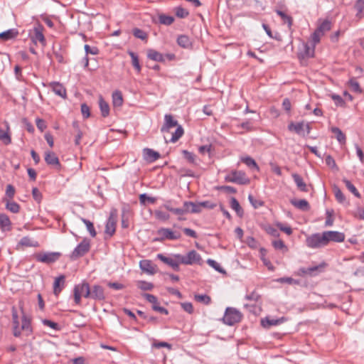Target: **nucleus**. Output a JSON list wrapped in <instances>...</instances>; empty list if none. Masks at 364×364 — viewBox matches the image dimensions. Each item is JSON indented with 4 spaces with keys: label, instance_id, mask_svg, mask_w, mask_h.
I'll return each mask as SVG.
<instances>
[{
    "label": "nucleus",
    "instance_id": "obj_26",
    "mask_svg": "<svg viewBox=\"0 0 364 364\" xmlns=\"http://www.w3.org/2000/svg\"><path fill=\"white\" fill-rule=\"evenodd\" d=\"M148 58L156 61V62H164L165 57L163 54L154 49H149L147 51Z\"/></svg>",
    "mask_w": 364,
    "mask_h": 364
},
{
    "label": "nucleus",
    "instance_id": "obj_8",
    "mask_svg": "<svg viewBox=\"0 0 364 364\" xmlns=\"http://www.w3.org/2000/svg\"><path fill=\"white\" fill-rule=\"evenodd\" d=\"M157 235L159 237V240H176L181 238V234L174 232L170 228H161L157 230Z\"/></svg>",
    "mask_w": 364,
    "mask_h": 364
},
{
    "label": "nucleus",
    "instance_id": "obj_62",
    "mask_svg": "<svg viewBox=\"0 0 364 364\" xmlns=\"http://www.w3.org/2000/svg\"><path fill=\"white\" fill-rule=\"evenodd\" d=\"M272 245L276 250H287L284 242L281 240H275L272 241Z\"/></svg>",
    "mask_w": 364,
    "mask_h": 364
},
{
    "label": "nucleus",
    "instance_id": "obj_59",
    "mask_svg": "<svg viewBox=\"0 0 364 364\" xmlns=\"http://www.w3.org/2000/svg\"><path fill=\"white\" fill-rule=\"evenodd\" d=\"M323 36L316 30L312 33L311 35V41L313 43V46L315 47V46L319 43L321 37Z\"/></svg>",
    "mask_w": 364,
    "mask_h": 364
},
{
    "label": "nucleus",
    "instance_id": "obj_43",
    "mask_svg": "<svg viewBox=\"0 0 364 364\" xmlns=\"http://www.w3.org/2000/svg\"><path fill=\"white\" fill-rule=\"evenodd\" d=\"M288 129L290 131H294L298 134H301V132L304 129V124L303 122H299L296 124L291 122L289 124Z\"/></svg>",
    "mask_w": 364,
    "mask_h": 364
},
{
    "label": "nucleus",
    "instance_id": "obj_3",
    "mask_svg": "<svg viewBox=\"0 0 364 364\" xmlns=\"http://www.w3.org/2000/svg\"><path fill=\"white\" fill-rule=\"evenodd\" d=\"M225 180L228 182L235 183L240 185H245L250 183V179L246 176L245 172L241 171H232L228 174Z\"/></svg>",
    "mask_w": 364,
    "mask_h": 364
},
{
    "label": "nucleus",
    "instance_id": "obj_50",
    "mask_svg": "<svg viewBox=\"0 0 364 364\" xmlns=\"http://www.w3.org/2000/svg\"><path fill=\"white\" fill-rule=\"evenodd\" d=\"M277 14L282 18L284 23H287L289 27L292 25V18L289 16L287 15L284 11L280 10L276 11Z\"/></svg>",
    "mask_w": 364,
    "mask_h": 364
},
{
    "label": "nucleus",
    "instance_id": "obj_39",
    "mask_svg": "<svg viewBox=\"0 0 364 364\" xmlns=\"http://www.w3.org/2000/svg\"><path fill=\"white\" fill-rule=\"evenodd\" d=\"M354 7L357 11L356 17L359 19L362 18L363 17L364 0H356Z\"/></svg>",
    "mask_w": 364,
    "mask_h": 364
},
{
    "label": "nucleus",
    "instance_id": "obj_57",
    "mask_svg": "<svg viewBox=\"0 0 364 364\" xmlns=\"http://www.w3.org/2000/svg\"><path fill=\"white\" fill-rule=\"evenodd\" d=\"M331 98L334 101L336 106L343 107L345 105V102L340 95L333 94L331 95Z\"/></svg>",
    "mask_w": 364,
    "mask_h": 364
},
{
    "label": "nucleus",
    "instance_id": "obj_61",
    "mask_svg": "<svg viewBox=\"0 0 364 364\" xmlns=\"http://www.w3.org/2000/svg\"><path fill=\"white\" fill-rule=\"evenodd\" d=\"M84 48H85L86 55H88V54L97 55L99 53V50L97 47H90L87 44L85 45Z\"/></svg>",
    "mask_w": 364,
    "mask_h": 364
},
{
    "label": "nucleus",
    "instance_id": "obj_11",
    "mask_svg": "<svg viewBox=\"0 0 364 364\" xmlns=\"http://www.w3.org/2000/svg\"><path fill=\"white\" fill-rule=\"evenodd\" d=\"M323 233L324 236H326V245L330 241L341 242L345 240V235L338 231H325Z\"/></svg>",
    "mask_w": 364,
    "mask_h": 364
},
{
    "label": "nucleus",
    "instance_id": "obj_10",
    "mask_svg": "<svg viewBox=\"0 0 364 364\" xmlns=\"http://www.w3.org/2000/svg\"><path fill=\"white\" fill-rule=\"evenodd\" d=\"M60 255L58 252H46L38 255L36 258L41 262L50 264L58 260Z\"/></svg>",
    "mask_w": 364,
    "mask_h": 364
},
{
    "label": "nucleus",
    "instance_id": "obj_30",
    "mask_svg": "<svg viewBox=\"0 0 364 364\" xmlns=\"http://www.w3.org/2000/svg\"><path fill=\"white\" fill-rule=\"evenodd\" d=\"M99 107L102 116L103 117H107L109 114V106L102 96H100L99 98Z\"/></svg>",
    "mask_w": 364,
    "mask_h": 364
},
{
    "label": "nucleus",
    "instance_id": "obj_48",
    "mask_svg": "<svg viewBox=\"0 0 364 364\" xmlns=\"http://www.w3.org/2000/svg\"><path fill=\"white\" fill-rule=\"evenodd\" d=\"M159 22L161 24L169 26L173 23L174 18L171 16L161 14L159 16Z\"/></svg>",
    "mask_w": 364,
    "mask_h": 364
},
{
    "label": "nucleus",
    "instance_id": "obj_37",
    "mask_svg": "<svg viewBox=\"0 0 364 364\" xmlns=\"http://www.w3.org/2000/svg\"><path fill=\"white\" fill-rule=\"evenodd\" d=\"M81 221L85 225L87 231L91 237H95L97 235L93 223L84 218H80Z\"/></svg>",
    "mask_w": 364,
    "mask_h": 364
},
{
    "label": "nucleus",
    "instance_id": "obj_45",
    "mask_svg": "<svg viewBox=\"0 0 364 364\" xmlns=\"http://www.w3.org/2000/svg\"><path fill=\"white\" fill-rule=\"evenodd\" d=\"M136 286L139 289L143 291H151L154 288V284L152 283L142 280L138 281L136 282Z\"/></svg>",
    "mask_w": 364,
    "mask_h": 364
},
{
    "label": "nucleus",
    "instance_id": "obj_20",
    "mask_svg": "<svg viewBox=\"0 0 364 364\" xmlns=\"http://www.w3.org/2000/svg\"><path fill=\"white\" fill-rule=\"evenodd\" d=\"M297 188L302 192H308L306 183L304 181L302 177L298 173H292L291 175Z\"/></svg>",
    "mask_w": 364,
    "mask_h": 364
},
{
    "label": "nucleus",
    "instance_id": "obj_19",
    "mask_svg": "<svg viewBox=\"0 0 364 364\" xmlns=\"http://www.w3.org/2000/svg\"><path fill=\"white\" fill-rule=\"evenodd\" d=\"M45 161L48 165L53 166H60V161L56 154L53 151H46L45 153Z\"/></svg>",
    "mask_w": 364,
    "mask_h": 364
},
{
    "label": "nucleus",
    "instance_id": "obj_22",
    "mask_svg": "<svg viewBox=\"0 0 364 364\" xmlns=\"http://www.w3.org/2000/svg\"><path fill=\"white\" fill-rule=\"evenodd\" d=\"M139 267L143 272H144L149 274H151V275L154 274L156 272L155 269L153 267L151 262L148 259H144V260L140 261Z\"/></svg>",
    "mask_w": 364,
    "mask_h": 364
},
{
    "label": "nucleus",
    "instance_id": "obj_12",
    "mask_svg": "<svg viewBox=\"0 0 364 364\" xmlns=\"http://www.w3.org/2000/svg\"><path fill=\"white\" fill-rule=\"evenodd\" d=\"M105 292L102 287L95 284L90 287V299L94 300L102 301L105 299Z\"/></svg>",
    "mask_w": 364,
    "mask_h": 364
},
{
    "label": "nucleus",
    "instance_id": "obj_7",
    "mask_svg": "<svg viewBox=\"0 0 364 364\" xmlns=\"http://www.w3.org/2000/svg\"><path fill=\"white\" fill-rule=\"evenodd\" d=\"M178 257L181 264L186 265L200 264L201 261L200 255L196 250L189 251L186 255H181V257Z\"/></svg>",
    "mask_w": 364,
    "mask_h": 364
},
{
    "label": "nucleus",
    "instance_id": "obj_13",
    "mask_svg": "<svg viewBox=\"0 0 364 364\" xmlns=\"http://www.w3.org/2000/svg\"><path fill=\"white\" fill-rule=\"evenodd\" d=\"M43 27L42 26H38L34 28L33 34L31 36V40L35 44H36L38 42H40L43 45L46 43V39L43 33Z\"/></svg>",
    "mask_w": 364,
    "mask_h": 364
},
{
    "label": "nucleus",
    "instance_id": "obj_5",
    "mask_svg": "<svg viewBox=\"0 0 364 364\" xmlns=\"http://www.w3.org/2000/svg\"><path fill=\"white\" fill-rule=\"evenodd\" d=\"M178 257H181V254H175L171 257H167L163 254H158L157 258L166 264L170 266L173 270L179 271V264H181Z\"/></svg>",
    "mask_w": 364,
    "mask_h": 364
},
{
    "label": "nucleus",
    "instance_id": "obj_35",
    "mask_svg": "<svg viewBox=\"0 0 364 364\" xmlns=\"http://www.w3.org/2000/svg\"><path fill=\"white\" fill-rule=\"evenodd\" d=\"M335 197L338 203L343 205H348V202L346 200L344 194L342 193L341 189L338 187L333 188Z\"/></svg>",
    "mask_w": 364,
    "mask_h": 364
},
{
    "label": "nucleus",
    "instance_id": "obj_47",
    "mask_svg": "<svg viewBox=\"0 0 364 364\" xmlns=\"http://www.w3.org/2000/svg\"><path fill=\"white\" fill-rule=\"evenodd\" d=\"M183 129L181 125H178L174 133L172 134L170 141L173 143L177 141L183 136Z\"/></svg>",
    "mask_w": 364,
    "mask_h": 364
},
{
    "label": "nucleus",
    "instance_id": "obj_51",
    "mask_svg": "<svg viewBox=\"0 0 364 364\" xmlns=\"http://www.w3.org/2000/svg\"><path fill=\"white\" fill-rule=\"evenodd\" d=\"M207 263L217 272L223 274L225 273V271L221 267L220 264L214 259H208Z\"/></svg>",
    "mask_w": 364,
    "mask_h": 364
},
{
    "label": "nucleus",
    "instance_id": "obj_27",
    "mask_svg": "<svg viewBox=\"0 0 364 364\" xmlns=\"http://www.w3.org/2000/svg\"><path fill=\"white\" fill-rule=\"evenodd\" d=\"M245 309L250 313L248 316H258L261 312V307L257 304H245Z\"/></svg>",
    "mask_w": 364,
    "mask_h": 364
},
{
    "label": "nucleus",
    "instance_id": "obj_25",
    "mask_svg": "<svg viewBox=\"0 0 364 364\" xmlns=\"http://www.w3.org/2000/svg\"><path fill=\"white\" fill-rule=\"evenodd\" d=\"M65 284V276L60 275L55 278L53 283V292L55 295H58L64 287Z\"/></svg>",
    "mask_w": 364,
    "mask_h": 364
},
{
    "label": "nucleus",
    "instance_id": "obj_32",
    "mask_svg": "<svg viewBox=\"0 0 364 364\" xmlns=\"http://www.w3.org/2000/svg\"><path fill=\"white\" fill-rule=\"evenodd\" d=\"M177 43L181 47L184 48H188L192 45L191 39L186 35L179 36L177 38Z\"/></svg>",
    "mask_w": 364,
    "mask_h": 364
},
{
    "label": "nucleus",
    "instance_id": "obj_58",
    "mask_svg": "<svg viewBox=\"0 0 364 364\" xmlns=\"http://www.w3.org/2000/svg\"><path fill=\"white\" fill-rule=\"evenodd\" d=\"M133 34L136 38L141 39V40L146 39V36H147L146 33L144 31H142L139 28H134L133 30Z\"/></svg>",
    "mask_w": 364,
    "mask_h": 364
},
{
    "label": "nucleus",
    "instance_id": "obj_56",
    "mask_svg": "<svg viewBox=\"0 0 364 364\" xmlns=\"http://www.w3.org/2000/svg\"><path fill=\"white\" fill-rule=\"evenodd\" d=\"M171 213L177 215V219L178 220L182 221L186 220V218L184 217V210H182L180 208H174L173 210H171Z\"/></svg>",
    "mask_w": 364,
    "mask_h": 364
},
{
    "label": "nucleus",
    "instance_id": "obj_55",
    "mask_svg": "<svg viewBox=\"0 0 364 364\" xmlns=\"http://www.w3.org/2000/svg\"><path fill=\"white\" fill-rule=\"evenodd\" d=\"M190 211L191 213H198L201 212V206L200 203H193L189 201Z\"/></svg>",
    "mask_w": 364,
    "mask_h": 364
},
{
    "label": "nucleus",
    "instance_id": "obj_14",
    "mask_svg": "<svg viewBox=\"0 0 364 364\" xmlns=\"http://www.w3.org/2000/svg\"><path fill=\"white\" fill-rule=\"evenodd\" d=\"M178 127V122L175 120L172 115L171 114H166L164 116V124L161 129V131L162 132H169L170 129Z\"/></svg>",
    "mask_w": 364,
    "mask_h": 364
},
{
    "label": "nucleus",
    "instance_id": "obj_21",
    "mask_svg": "<svg viewBox=\"0 0 364 364\" xmlns=\"http://www.w3.org/2000/svg\"><path fill=\"white\" fill-rule=\"evenodd\" d=\"M241 312L234 307H228L225 309L223 318H242Z\"/></svg>",
    "mask_w": 364,
    "mask_h": 364
},
{
    "label": "nucleus",
    "instance_id": "obj_46",
    "mask_svg": "<svg viewBox=\"0 0 364 364\" xmlns=\"http://www.w3.org/2000/svg\"><path fill=\"white\" fill-rule=\"evenodd\" d=\"M343 181L349 191H350L355 197L360 198V194L359 193L355 186L350 181H348V179H343Z\"/></svg>",
    "mask_w": 364,
    "mask_h": 364
},
{
    "label": "nucleus",
    "instance_id": "obj_31",
    "mask_svg": "<svg viewBox=\"0 0 364 364\" xmlns=\"http://www.w3.org/2000/svg\"><path fill=\"white\" fill-rule=\"evenodd\" d=\"M4 202L6 203V208L9 210L10 212L13 213H17L19 212L20 210V205L14 202V201H11L9 200V199H6V198H4L3 199Z\"/></svg>",
    "mask_w": 364,
    "mask_h": 364
},
{
    "label": "nucleus",
    "instance_id": "obj_29",
    "mask_svg": "<svg viewBox=\"0 0 364 364\" xmlns=\"http://www.w3.org/2000/svg\"><path fill=\"white\" fill-rule=\"evenodd\" d=\"M18 32L15 28H11L4 32L0 33V39L4 41L11 40L17 36Z\"/></svg>",
    "mask_w": 364,
    "mask_h": 364
},
{
    "label": "nucleus",
    "instance_id": "obj_16",
    "mask_svg": "<svg viewBox=\"0 0 364 364\" xmlns=\"http://www.w3.org/2000/svg\"><path fill=\"white\" fill-rule=\"evenodd\" d=\"M5 129L0 127V141H1L5 145H9L11 143V139L9 134V123L5 122Z\"/></svg>",
    "mask_w": 364,
    "mask_h": 364
},
{
    "label": "nucleus",
    "instance_id": "obj_41",
    "mask_svg": "<svg viewBox=\"0 0 364 364\" xmlns=\"http://www.w3.org/2000/svg\"><path fill=\"white\" fill-rule=\"evenodd\" d=\"M112 103L114 107H119L123 103V98L121 92L115 91L112 93Z\"/></svg>",
    "mask_w": 364,
    "mask_h": 364
},
{
    "label": "nucleus",
    "instance_id": "obj_42",
    "mask_svg": "<svg viewBox=\"0 0 364 364\" xmlns=\"http://www.w3.org/2000/svg\"><path fill=\"white\" fill-rule=\"evenodd\" d=\"M241 161L245 163L250 168H254L257 171H259V166H257L256 161L252 157H250V156L242 157Z\"/></svg>",
    "mask_w": 364,
    "mask_h": 364
},
{
    "label": "nucleus",
    "instance_id": "obj_34",
    "mask_svg": "<svg viewBox=\"0 0 364 364\" xmlns=\"http://www.w3.org/2000/svg\"><path fill=\"white\" fill-rule=\"evenodd\" d=\"M128 54L132 58V64L138 73L141 72V67L139 63L138 55L133 51H129Z\"/></svg>",
    "mask_w": 364,
    "mask_h": 364
},
{
    "label": "nucleus",
    "instance_id": "obj_28",
    "mask_svg": "<svg viewBox=\"0 0 364 364\" xmlns=\"http://www.w3.org/2000/svg\"><path fill=\"white\" fill-rule=\"evenodd\" d=\"M331 131L335 134V136L340 144L343 145L346 144V136L338 127H333L331 128Z\"/></svg>",
    "mask_w": 364,
    "mask_h": 364
},
{
    "label": "nucleus",
    "instance_id": "obj_53",
    "mask_svg": "<svg viewBox=\"0 0 364 364\" xmlns=\"http://www.w3.org/2000/svg\"><path fill=\"white\" fill-rule=\"evenodd\" d=\"M155 217L161 220L166 221L168 220L170 218V215L168 213L164 212L160 210H156L154 212Z\"/></svg>",
    "mask_w": 364,
    "mask_h": 364
},
{
    "label": "nucleus",
    "instance_id": "obj_38",
    "mask_svg": "<svg viewBox=\"0 0 364 364\" xmlns=\"http://www.w3.org/2000/svg\"><path fill=\"white\" fill-rule=\"evenodd\" d=\"M348 85L351 89V90L356 93H361L362 89L360 87L359 82L355 80V78L352 77L348 82Z\"/></svg>",
    "mask_w": 364,
    "mask_h": 364
},
{
    "label": "nucleus",
    "instance_id": "obj_9",
    "mask_svg": "<svg viewBox=\"0 0 364 364\" xmlns=\"http://www.w3.org/2000/svg\"><path fill=\"white\" fill-rule=\"evenodd\" d=\"M142 296L146 299L147 301H149L150 304H152V309L157 311L161 313V314L167 315L168 311L164 307H162L159 305L158 302L157 298L152 294L144 293L142 294Z\"/></svg>",
    "mask_w": 364,
    "mask_h": 364
},
{
    "label": "nucleus",
    "instance_id": "obj_64",
    "mask_svg": "<svg viewBox=\"0 0 364 364\" xmlns=\"http://www.w3.org/2000/svg\"><path fill=\"white\" fill-rule=\"evenodd\" d=\"M32 196L36 201H37L38 203L41 202L42 199V194L37 188H33Z\"/></svg>",
    "mask_w": 364,
    "mask_h": 364
},
{
    "label": "nucleus",
    "instance_id": "obj_36",
    "mask_svg": "<svg viewBox=\"0 0 364 364\" xmlns=\"http://www.w3.org/2000/svg\"><path fill=\"white\" fill-rule=\"evenodd\" d=\"M284 320H261V326L264 328H270L272 326H279Z\"/></svg>",
    "mask_w": 364,
    "mask_h": 364
},
{
    "label": "nucleus",
    "instance_id": "obj_49",
    "mask_svg": "<svg viewBox=\"0 0 364 364\" xmlns=\"http://www.w3.org/2000/svg\"><path fill=\"white\" fill-rule=\"evenodd\" d=\"M194 298L196 301L204 304H209L211 301L210 297L207 294H196Z\"/></svg>",
    "mask_w": 364,
    "mask_h": 364
},
{
    "label": "nucleus",
    "instance_id": "obj_15",
    "mask_svg": "<svg viewBox=\"0 0 364 364\" xmlns=\"http://www.w3.org/2000/svg\"><path fill=\"white\" fill-rule=\"evenodd\" d=\"M143 156L145 161L149 163H152L160 158V154L159 152L155 151L151 149L145 148L143 150Z\"/></svg>",
    "mask_w": 364,
    "mask_h": 364
},
{
    "label": "nucleus",
    "instance_id": "obj_18",
    "mask_svg": "<svg viewBox=\"0 0 364 364\" xmlns=\"http://www.w3.org/2000/svg\"><path fill=\"white\" fill-rule=\"evenodd\" d=\"M0 228L3 232L11 230V222L9 216L5 213H0Z\"/></svg>",
    "mask_w": 364,
    "mask_h": 364
},
{
    "label": "nucleus",
    "instance_id": "obj_4",
    "mask_svg": "<svg viewBox=\"0 0 364 364\" xmlns=\"http://www.w3.org/2000/svg\"><path fill=\"white\" fill-rule=\"evenodd\" d=\"M90 240L87 238H84L80 243L73 250L70 255L72 259H76L79 257L84 256L90 251Z\"/></svg>",
    "mask_w": 364,
    "mask_h": 364
},
{
    "label": "nucleus",
    "instance_id": "obj_2",
    "mask_svg": "<svg viewBox=\"0 0 364 364\" xmlns=\"http://www.w3.org/2000/svg\"><path fill=\"white\" fill-rule=\"evenodd\" d=\"M74 301L76 304L80 303L81 297L90 298V287L89 284L83 281L80 284H76L73 289Z\"/></svg>",
    "mask_w": 364,
    "mask_h": 364
},
{
    "label": "nucleus",
    "instance_id": "obj_24",
    "mask_svg": "<svg viewBox=\"0 0 364 364\" xmlns=\"http://www.w3.org/2000/svg\"><path fill=\"white\" fill-rule=\"evenodd\" d=\"M116 230V220L112 216H109L105 225V233L109 237L112 236Z\"/></svg>",
    "mask_w": 364,
    "mask_h": 364
},
{
    "label": "nucleus",
    "instance_id": "obj_60",
    "mask_svg": "<svg viewBox=\"0 0 364 364\" xmlns=\"http://www.w3.org/2000/svg\"><path fill=\"white\" fill-rule=\"evenodd\" d=\"M5 194L9 199H12L15 195L14 187L11 184L7 185Z\"/></svg>",
    "mask_w": 364,
    "mask_h": 364
},
{
    "label": "nucleus",
    "instance_id": "obj_1",
    "mask_svg": "<svg viewBox=\"0 0 364 364\" xmlns=\"http://www.w3.org/2000/svg\"><path fill=\"white\" fill-rule=\"evenodd\" d=\"M12 329L15 337L29 336L32 332L31 320H13Z\"/></svg>",
    "mask_w": 364,
    "mask_h": 364
},
{
    "label": "nucleus",
    "instance_id": "obj_44",
    "mask_svg": "<svg viewBox=\"0 0 364 364\" xmlns=\"http://www.w3.org/2000/svg\"><path fill=\"white\" fill-rule=\"evenodd\" d=\"M230 207L234 210L239 216H242L243 210L240 207L239 202L235 198H232L230 200Z\"/></svg>",
    "mask_w": 364,
    "mask_h": 364
},
{
    "label": "nucleus",
    "instance_id": "obj_33",
    "mask_svg": "<svg viewBox=\"0 0 364 364\" xmlns=\"http://www.w3.org/2000/svg\"><path fill=\"white\" fill-rule=\"evenodd\" d=\"M291 204L294 207H296L301 210H308L309 209V203L305 199L292 200Z\"/></svg>",
    "mask_w": 364,
    "mask_h": 364
},
{
    "label": "nucleus",
    "instance_id": "obj_6",
    "mask_svg": "<svg viewBox=\"0 0 364 364\" xmlns=\"http://www.w3.org/2000/svg\"><path fill=\"white\" fill-rule=\"evenodd\" d=\"M306 245L311 248H318L326 245L324 233H316L306 238Z\"/></svg>",
    "mask_w": 364,
    "mask_h": 364
},
{
    "label": "nucleus",
    "instance_id": "obj_54",
    "mask_svg": "<svg viewBox=\"0 0 364 364\" xmlns=\"http://www.w3.org/2000/svg\"><path fill=\"white\" fill-rule=\"evenodd\" d=\"M42 321H43V323L44 326H49L55 331H59L61 328L60 326L58 323L53 321V320H42Z\"/></svg>",
    "mask_w": 364,
    "mask_h": 364
},
{
    "label": "nucleus",
    "instance_id": "obj_17",
    "mask_svg": "<svg viewBox=\"0 0 364 364\" xmlns=\"http://www.w3.org/2000/svg\"><path fill=\"white\" fill-rule=\"evenodd\" d=\"M50 87L55 95L63 98L66 97V90L62 84L58 82H53L50 83Z\"/></svg>",
    "mask_w": 364,
    "mask_h": 364
},
{
    "label": "nucleus",
    "instance_id": "obj_23",
    "mask_svg": "<svg viewBox=\"0 0 364 364\" xmlns=\"http://www.w3.org/2000/svg\"><path fill=\"white\" fill-rule=\"evenodd\" d=\"M324 267H326V263L323 262V263L320 264L319 265L301 268L300 272L303 274H308V275L312 276V275H315L316 272L320 271Z\"/></svg>",
    "mask_w": 364,
    "mask_h": 364
},
{
    "label": "nucleus",
    "instance_id": "obj_63",
    "mask_svg": "<svg viewBox=\"0 0 364 364\" xmlns=\"http://www.w3.org/2000/svg\"><path fill=\"white\" fill-rule=\"evenodd\" d=\"M276 225L277 227L282 231H283L284 232H285L286 234H287L288 235H291L292 233V230L291 228V227L289 226H284L282 223H276Z\"/></svg>",
    "mask_w": 364,
    "mask_h": 364
},
{
    "label": "nucleus",
    "instance_id": "obj_40",
    "mask_svg": "<svg viewBox=\"0 0 364 364\" xmlns=\"http://www.w3.org/2000/svg\"><path fill=\"white\" fill-rule=\"evenodd\" d=\"M331 28V23L328 20L323 21L316 29L317 31L324 35V33Z\"/></svg>",
    "mask_w": 364,
    "mask_h": 364
},
{
    "label": "nucleus",
    "instance_id": "obj_52",
    "mask_svg": "<svg viewBox=\"0 0 364 364\" xmlns=\"http://www.w3.org/2000/svg\"><path fill=\"white\" fill-rule=\"evenodd\" d=\"M139 200L141 204H145L146 202L154 203L156 199V198L147 196L146 193H142L139 196Z\"/></svg>",
    "mask_w": 364,
    "mask_h": 364
}]
</instances>
